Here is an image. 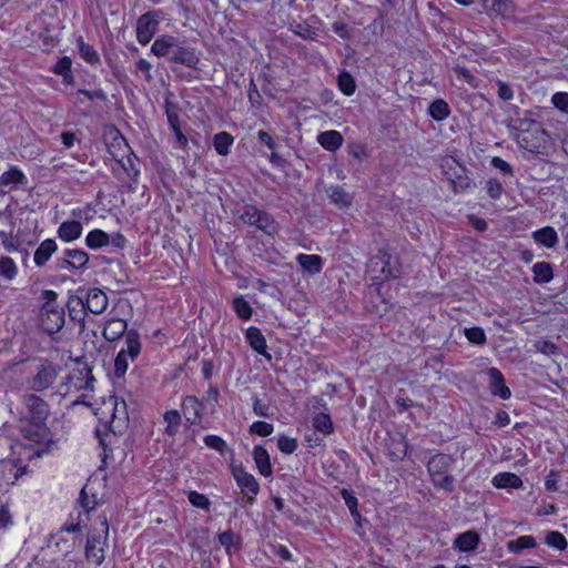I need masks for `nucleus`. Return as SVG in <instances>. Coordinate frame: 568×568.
<instances>
[{"label": "nucleus", "instance_id": "f257e3e1", "mask_svg": "<svg viewBox=\"0 0 568 568\" xmlns=\"http://www.w3.org/2000/svg\"><path fill=\"white\" fill-rule=\"evenodd\" d=\"M102 504V497L92 491L89 485H84L65 523L55 532L50 535V542L60 551L71 552L77 538L82 535L83 528Z\"/></svg>", "mask_w": 568, "mask_h": 568}, {"label": "nucleus", "instance_id": "f03ea898", "mask_svg": "<svg viewBox=\"0 0 568 568\" xmlns=\"http://www.w3.org/2000/svg\"><path fill=\"white\" fill-rule=\"evenodd\" d=\"M22 404L26 413L21 418V434L26 440L34 445V454L41 456L53 444V434L47 425L50 406L36 394H26Z\"/></svg>", "mask_w": 568, "mask_h": 568}, {"label": "nucleus", "instance_id": "7ed1b4c3", "mask_svg": "<svg viewBox=\"0 0 568 568\" xmlns=\"http://www.w3.org/2000/svg\"><path fill=\"white\" fill-rule=\"evenodd\" d=\"M97 425L94 435L106 455L112 449L109 447L111 437L122 435L129 427V414L126 403L123 398L109 396L94 407Z\"/></svg>", "mask_w": 568, "mask_h": 568}, {"label": "nucleus", "instance_id": "20e7f679", "mask_svg": "<svg viewBox=\"0 0 568 568\" xmlns=\"http://www.w3.org/2000/svg\"><path fill=\"white\" fill-rule=\"evenodd\" d=\"M151 52L158 58H166L171 63L199 70L200 52L178 37L171 34L158 37L151 45Z\"/></svg>", "mask_w": 568, "mask_h": 568}, {"label": "nucleus", "instance_id": "39448f33", "mask_svg": "<svg viewBox=\"0 0 568 568\" xmlns=\"http://www.w3.org/2000/svg\"><path fill=\"white\" fill-rule=\"evenodd\" d=\"M220 392L215 385H210L206 392V398L200 399L195 395H185L181 398V408L185 419V426L195 435L194 427L204 428L203 418L205 415L206 403H211L214 408L219 402Z\"/></svg>", "mask_w": 568, "mask_h": 568}, {"label": "nucleus", "instance_id": "423d86ee", "mask_svg": "<svg viewBox=\"0 0 568 568\" xmlns=\"http://www.w3.org/2000/svg\"><path fill=\"white\" fill-rule=\"evenodd\" d=\"M40 298V327L47 334L53 335L60 332L65 323L64 308L58 304V293L53 290H43Z\"/></svg>", "mask_w": 568, "mask_h": 568}, {"label": "nucleus", "instance_id": "0eeeda50", "mask_svg": "<svg viewBox=\"0 0 568 568\" xmlns=\"http://www.w3.org/2000/svg\"><path fill=\"white\" fill-rule=\"evenodd\" d=\"M366 274L369 276L373 285H379L384 281L399 278L403 274V267L398 257L379 251L367 263Z\"/></svg>", "mask_w": 568, "mask_h": 568}, {"label": "nucleus", "instance_id": "6e6552de", "mask_svg": "<svg viewBox=\"0 0 568 568\" xmlns=\"http://www.w3.org/2000/svg\"><path fill=\"white\" fill-rule=\"evenodd\" d=\"M454 463V456L444 453H437L429 457L426 467L429 480L436 489H442L446 493L455 490V477L450 474Z\"/></svg>", "mask_w": 568, "mask_h": 568}, {"label": "nucleus", "instance_id": "1a4fd4ad", "mask_svg": "<svg viewBox=\"0 0 568 568\" xmlns=\"http://www.w3.org/2000/svg\"><path fill=\"white\" fill-rule=\"evenodd\" d=\"M99 527L95 528L98 534L91 532L88 536L87 545L84 549L85 558L100 566L105 558V548L108 547L109 538V523L105 513H101L97 516Z\"/></svg>", "mask_w": 568, "mask_h": 568}, {"label": "nucleus", "instance_id": "9d476101", "mask_svg": "<svg viewBox=\"0 0 568 568\" xmlns=\"http://www.w3.org/2000/svg\"><path fill=\"white\" fill-rule=\"evenodd\" d=\"M142 351L140 333L135 328L129 329L124 335V346L114 358V375L124 377L129 368V361L134 362Z\"/></svg>", "mask_w": 568, "mask_h": 568}, {"label": "nucleus", "instance_id": "9b49d317", "mask_svg": "<svg viewBox=\"0 0 568 568\" xmlns=\"http://www.w3.org/2000/svg\"><path fill=\"white\" fill-rule=\"evenodd\" d=\"M59 371L60 367L53 362L47 358L40 359L36 373L27 381L29 388L37 393L52 389Z\"/></svg>", "mask_w": 568, "mask_h": 568}, {"label": "nucleus", "instance_id": "f8f14e48", "mask_svg": "<svg viewBox=\"0 0 568 568\" xmlns=\"http://www.w3.org/2000/svg\"><path fill=\"white\" fill-rule=\"evenodd\" d=\"M231 474L242 494L243 504L253 506L261 491L257 479L248 473L242 464L233 465L231 467Z\"/></svg>", "mask_w": 568, "mask_h": 568}, {"label": "nucleus", "instance_id": "ddd939ff", "mask_svg": "<svg viewBox=\"0 0 568 568\" xmlns=\"http://www.w3.org/2000/svg\"><path fill=\"white\" fill-rule=\"evenodd\" d=\"M163 20L161 9L149 10L141 14L136 20L135 34L136 41L141 45H146L158 32L159 26Z\"/></svg>", "mask_w": 568, "mask_h": 568}, {"label": "nucleus", "instance_id": "4468645a", "mask_svg": "<svg viewBox=\"0 0 568 568\" xmlns=\"http://www.w3.org/2000/svg\"><path fill=\"white\" fill-rule=\"evenodd\" d=\"M115 162L119 169L121 170V173H119L116 169L113 168V174L119 180H123L121 174H124L126 176V181L123 182L126 189L130 192H135L138 190L139 179L141 174L139 158L132 151L131 153L126 154L125 158H121Z\"/></svg>", "mask_w": 568, "mask_h": 568}, {"label": "nucleus", "instance_id": "2eb2a0df", "mask_svg": "<svg viewBox=\"0 0 568 568\" xmlns=\"http://www.w3.org/2000/svg\"><path fill=\"white\" fill-rule=\"evenodd\" d=\"M519 148L525 149L531 153H539L540 149H546L549 143V134L542 126L525 133H514Z\"/></svg>", "mask_w": 568, "mask_h": 568}, {"label": "nucleus", "instance_id": "dca6fc26", "mask_svg": "<svg viewBox=\"0 0 568 568\" xmlns=\"http://www.w3.org/2000/svg\"><path fill=\"white\" fill-rule=\"evenodd\" d=\"M106 148L114 161L125 158L126 154L133 151L124 135L115 126H112L106 134Z\"/></svg>", "mask_w": 568, "mask_h": 568}, {"label": "nucleus", "instance_id": "f3484780", "mask_svg": "<svg viewBox=\"0 0 568 568\" xmlns=\"http://www.w3.org/2000/svg\"><path fill=\"white\" fill-rule=\"evenodd\" d=\"M94 377L92 369L88 365H83L81 368L73 369L67 377L65 393H69L70 388L73 387L77 390H88L93 388Z\"/></svg>", "mask_w": 568, "mask_h": 568}, {"label": "nucleus", "instance_id": "a211bd4d", "mask_svg": "<svg viewBox=\"0 0 568 568\" xmlns=\"http://www.w3.org/2000/svg\"><path fill=\"white\" fill-rule=\"evenodd\" d=\"M245 339L248 346L263 356L266 361H272V355L267 352V342L262 331L256 326H250L245 331Z\"/></svg>", "mask_w": 568, "mask_h": 568}, {"label": "nucleus", "instance_id": "6ab92c4d", "mask_svg": "<svg viewBox=\"0 0 568 568\" xmlns=\"http://www.w3.org/2000/svg\"><path fill=\"white\" fill-rule=\"evenodd\" d=\"M88 313L101 314L105 311L109 304L106 294L97 287L89 288L83 298Z\"/></svg>", "mask_w": 568, "mask_h": 568}, {"label": "nucleus", "instance_id": "aec40b11", "mask_svg": "<svg viewBox=\"0 0 568 568\" xmlns=\"http://www.w3.org/2000/svg\"><path fill=\"white\" fill-rule=\"evenodd\" d=\"M489 377V390L493 396H498L501 399H508L511 396V390L506 385L503 373L496 367H489L487 369Z\"/></svg>", "mask_w": 568, "mask_h": 568}, {"label": "nucleus", "instance_id": "412c9836", "mask_svg": "<svg viewBox=\"0 0 568 568\" xmlns=\"http://www.w3.org/2000/svg\"><path fill=\"white\" fill-rule=\"evenodd\" d=\"M252 457L258 474L265 478L272 477L273 467L267 449L263 445H255L252 450Z\"/></svg>", "mask_w": 568, "mask_h": 568}, {"label": "nucleus", "instance_id": "4be33fe9", "mask_svg": "<svg viewBox=\"0 0 568 568\" xmlns=\"http://www.w3.org/2000/svg\"><path fill=\"white\" fill-rule=\"evenodd\" d=\"M128 331V323L125 320L120 317H111L105 322L102 335L106 341L115 342L122 336L124 337Z\"/></svg>", "mask_w": 568, "mask_h": 568}, {"label": "nucleus", "instance_id": "5701e85b", "mask_svg": "<svg viewBox=\"0 0 568 568\" xmlns=\"http://www.w3.org/2000/svg\"><path fill=\"white\" fill-rule=\"evenodd\" d=\"M217 540L229 557H232L243 548L242 536L232 529L217 534Z\"/></svg>", "mask_w": 568, "mask_h": 568}, {"label": "nucleus", "instance_id": "b1692460", "mask_svg": "<svg viewBox=\"0 0 568 568\" xmlns=\"http://www.w3.org/2000/svg\"><path fill=\"white\" fill-rule=\"evenodd\" d=\"M28 183V178L18 165H11L0 175V187L17 189Z\"/></svg>", "mask_w": 568, "mask_h": 568}, {"label": "nucleus", "instance_id": "393cba45", "mask_svg": "<svg viewBox=\"0 0 568 568\" xmlns=\"http://www.w3.org/2000/svg\"><path fill=\"white\" fill-rule=\"evenodd\" d=\"M82 223L75 220L63 221L57 230L58 237L64 243H71L81 237Z\"/></svg>", "mask_w": 568, "mask_h": 568}, {"label": "nucleus", "instance_id": "a878e982", "mask_svg": "<svg viewBox=\"0 0 568 568\" xmlns=\"http://www.w3.org/2000/svg\"><path fill=\"white\" fill-rule=\"evenodd\" d=\"M58 251V244L53 239L43 240L36 248L33 262L37 267H43L50 261L52 255Z\"/></svg>", "mask_w": 568, "mask_h": 568}, {"label": "nucleus", "instance_id": "bb28decb", "mask_svg": "<svg viewBox=\"0 0 568 568\" xmlns=\"http://www.w3.org/2000/svg\"><path fill=\"white\" fill-rule=\"evenodd\" d=\"M69 317L73 323H78L81 327L84 326V320L88 314L83 297L72 295L67 302Z\"/></svg>", "mask_w": 568, "mask_h": 568}, {"label": "nucleus", "instance_id": "cd10ccee", "mask_svg": "<svg viewBox=\"0 0 568 568\" xmlns=\"http://www.w3.org/2000/svg\"><path fill=\"white\" fill-rule=\"evenodd\" d=\"M182 417H184L182 410L180 412L175 408L165 410L163 414V422L165 423L163 434L170 438H174L180 433L183 420Z\"/></svg>", "mask_w": 568, "mask_h": 568}, {"label": "nucleus", "instance_id": "c85d7f7f", "mask_svg": "<svg viewBox=\"0 0 568 568\" xmlns=\"http://www.w3.org/2000/svg\"><path fill=\"white\" fill-rule=\"evenodd\" d=\"M295 260L310 275H316L323 271L324 260L321 255L300 253Z\"/></svg>", "mask_w": 568, "mask_h": 568}, {"label": "nucleus", "instance_id": "c756f323", "mask_svg": "<svg viewBox=\"0 0 568 568\" xmlns=\"http://www.w3.org/2000/svg\"><path fill=\"white\" fill-rule=\"evenodd\" d=\"M480 542V536L475 530H467L459 534L454 540V548L463 552H469L475 550Z\"/></svg>", "mask_w": 568, "mask_h": 568}, {"label": "nucleus", "instance_id": "7c9ffc66", "mask_svg": "<svg viewBox=\"0 0 568 568\" xmlns=\"http://www.w3.org/2000/svg\"><path fill=\"white\" fill-rule=\"evenodd\" d=\"M63 255L68 257V264L72 272L83 271L89 263V254L82 248H65Z\"/></svg>", "mask_w": 568, "mask_h": 568}, {"label": "nucleus", "instance_id": "2f4dec72", "mask_svg": "<svg viewBox=\"0 0 568 568\" xmlns=\"http://www.w3.org/2000/svg\"><path fill=\"white\" fill-rule=\"evenodd\" d=\"M532 111H526L524 118L511 119L508 124L511 133H525L532 129L540 128L541 124L532 118Z\"/></svg>", "mask_w": 568, "mask_h": 568}, {"label": "nucleus", "instance_id": "473e14b6", "mask_svg": "<svg viewBox=\"0 0 568 568\" xmlns=\"http://www.w3.org/2000/svg\"><path fill=\"white\" fill-rule=\"evenodd\" d=\"M77 48L80 58L92 67H97L101 62V58L99 52L94 49V47L84 41L83 37L80 36L77 39Z\"/></svg>", "mask_w": 568, "mask_h": 568}, {"label": "nucleus", "instance_id": "72a5a7b5", "mask_svg": "<svg viewBox=\"0 0 568 568\" xmlns=\"http://www.w3.org/2000/svg\"><path fill=\"white\" fill-rule=\"evenodd\" d=\"M317 141L323 149L335 152L343 143V136L338 131L329 130L320 133Z\"/></svg>", "mask_w": 568, "mask_h": 568}, {"label": "nucleus", "instance_id": "f704fd0d", "mask_svg": "<svg viewBox=\"0 0 568 568\" xmlns=\"http://www.w3.org/2000/svg\"><path fill=\"white\" fill-rule=\"evenodd\" d=\"M233 143L234 136L227 131H221L213 136L214 150L221 156L230 154Z\"/></svg>", "mask_w": 568, "mask_h": 568}, {"label": "nucleus", "instance_id": "c9c22d12", "mask_svg": "<svg viewBox=\"0 0 568 568\" xmlns=\"http://www.w3.org/2000/svg\"><path fill=\"white\" fill-rule=\"evenodd\" d=\"M263 233L275 236L280 231V225L272 214L262 211L260 217L256 220V224L253 225Z\"/></svg>", "mask_w": 568, "mask_h": 568}, {"label": "nucleus", "instance_id": "e433bc0d", "mask_svg": "<svg viewBox=\"0 0 568 568\" xmlns=\"http://www.w3.org/2000/svg\"><path fill=\"white\" fill-rule=\"evenodd\" d=\"M532 239L536 243L541 244L548 248H552L558 243V235L554 227L545 226L532 233Z\"/></svg>", "mask_w": 568, "mask_h": 568}, {"label": "nucleus", "instance_id": "4c0bfd02", "mask_svg": "<svg viewBox=\"0 0 568 568\" xmlns=\"http://www.w3.org/2000/svg\"><path fill=\"white\" fill-rule=\"evenodd\" d=\"M109 244V234L101 229H93L85 236V245L91 250H100Z\"/></svg>", "mask_w": 568, "mask_h": 568}, {"label": "nucleus", "instance_id": "58836bf2", "mask_svg": "<svg viewBox=\"0 0 568 568\" xmlns=\"http://www.w3.org/2000/svg\"><path fill=\"white\" fill-rule=\"evenodd\" d=\"M496 488H519L523 486L521 478L514 473H499L491 480Z\"/></svg>", "mask_w": 568, "mask_h": 568}, {"label": "nucleus", "instance_id": "ea45409f", "mask_svg": "<svg viewBox=\"0 0 568 568\" xmlns=\"http://www.w3.org/2000/svg\"><path fill=\"white\" fill-rule=\"evenodd\" d=\"M534 282L539 284L549 283L554 278L552 266L548 262H538L532 268Z\"/></svg>", "mask_w": 568, "mask_h": 568}, {"label": "nucleus", "instance_id": "a19ab883", "mask_svg": "<svg viewBox=\"0 0 568 568\" xmlns=\"http://www.w3.org/2000/svg\"><path fill=\"white\" fill-rule=\"evenodd\" d=\"M537 545L534 536L525 535L507 541V550L511 554H520L524 549L535 548Z\"/></svg>", "mask_w": 568, "mask_h": 568}, {"label": "nucleus", "instance_id": "79ce46f5", "mask_svg": "<svg viewBox=\"0 0 568 568\" xmlns=\"http://www.w3.org/2000/svg\"><path fill=\"white\" fill-rule=\"evenodd\" d=\"M232 308L242 321H248L253 316V308L243 295H237L233 298Z\"/></svg>", "mask_w": 568, "mask_h": 568}, {"label": "nucleus", "instance_id": "37998d69", "mask_svg": "<svg viewBox=\"0 0 568 568\" xmlns=\"http://www.w3.org/2000/svg\"><path fill=\"white\" fill-rule=\"evenodd\" d=\"M329 199L339 209L351 206L353 201L352 195L339 185H335L329 189Z\"/></svg>", "mask_w": 568, "mask_h": 568}, {"label": "nucleus", "instance_id": "c03bdc74", "mask_svg": "<svg viewBox=\"0 0 568 568\" xmlns=\"http://www.w3.org/2000/svg\"><path fill=\"white\" fill-rule=\"evenodd\" d=\"M313 428L323 434L324 436L331 435L334 432L333 422L329 414L317 413L312 420Z\"/></svg>", "mask_w": 568, "mask_h": 568}, {"label": "nucleus", "instance_id": "a18cd8bd", "mask_svg": "<svg viewBox=\"0 0 568 568\" xmlns=\"http://www.w3.org/2000/svg\"><path fill=\"white\" fill-rule=\"evenodd\" d=\"M19 273V268L10 256L0 257V276L6 281H13Z\"/></svg>", "mask_w": 568, "mask_h": 568}, {"label": "nucleus", "instance_id": "49530a36", "mask_svg": "<svg viewBox=\"0 0 568 568\" xmlns=\"http://www.w3.org/2000/svg\"><path fill=\"white\" fill-rule=\"evenodd\" d=\"M428 113L435 121H443L449 116L450 109L445 100L437 99L430 103Z\"/></svg>", "mask_w": 568, "mask_h": 568}, {"label": "nucleus", "instance_id": "de8ad7c7", "mask_svg": "<svg viewBox=\"0 0 568 568\" xmlns=\"http://www.w3.org/2000/svg\"><path fill=\"white\" fill-rule=\"evenodd\" d=\"M0 241L6 252L14 253L20 251L22 244L18 235H13L12 232L0 230Z\"/></svg>", "mask_w": 568, "mask_h": 568}, {"label": "nucleus", "instance_id": "09e8293b", "mask_svg": "<svg viewBox=\"0 0 568 568\" xmlns=\"http://www.w3.org/2000/svg\"><path fill=\"white\" fill-rule=\"evenodd\" d=\"M338 89L345 95H352L355 93V78L347 71L343 70L339 72L337 78Z\"/></svg>", "mask_w": 568, "mask_h": 568}, {"label": "nucleus", "instance_id": "8fccbe9b", "mask_svg": "<svg viewBox=\"0 0 568 568\" xmlns=\"http://www.w3.org/2000/svg\"><path fill=\"white\" fill-rule=\"evenodd\" d=\"M97 214L95 207L92 203H87L83 206L74 207L71 210V216L79 222H89Z\"/></svg>", "mask_w": 568, "mask_h": 568}, {"label": "nucleus", "instance_id": "3c124183", "mask_svg": "<svg viewBox=\"0 0 568 568\" xmlns=\"http://www.w3.org/2000/svg\"><path fill=\"white\" fill-rule=\"evenodd\" d=\"M203 443L207 448L213 449L220 453L221 455H224L225 452L227 450V443L219 435H205L203 438Z\"/></svg>", "mask_w": 568, "mask_h": 568}, {"label": "nucleus", "instance_id": "603ef678", "mask_svg": "<svg viewBox=\"0 0 568 568\" xmlns=\"http://www.w3.org/2000/svg\"><path fill=\"white\" fill-rule=\"evenodd\" d=\"M298 447L297 439L290 437L285 434H281L277 437V448L285 455L293 454Z\"/></svg>", "mask_w": 568, "mask_h": 568}, {"label": "nucleus", "instance_id": "864d4df0", "mask_svg": "<svg viewBox=\"0 0 568 568\" xmlns=\"http://www.w3.org/2000/svg\"><path fill=\"white\" fill-rule=\"evenodd\" d=\"M262 210L254 204H245L242 209L240 219L247 225L253 226L260 217Z\"/></svg>", "mask_w": 568, "mask_h": 568}, {"label": "nucleus", "instance_id": "5fc2aeb1", "mask_svg": "<svg viewBox=\"0 0 568 568\" xmlns=\"http://www.w3.org/2000/svg\"><path fill=\"white\" fill-rule=\"evenodd\" d=\"M164 110L170 129L181 125L178 104L171 102L169 99H165Z\"/></svg>", "mask_w": 568, "mask_h": 568}, {"label": "nucleus", "instance_id": "6e6d98bb", "mask_svg": "<svg viewBox=\"0 0 568 568\" xmlns=\"http://www.w3.org/2000/svg\"><path fill=\"white\" fill-rule=\"evenodd\" d=\"M187 499L190 504L196 508L203 509L205 511H209L211 508V501L207 496L196 490L189 491Z\"/></svg>", "mask_w": 568, "mask_h": 568}, {"label": "nucleus", "instance_id": "4d7b16f0", "mask_svg": "<svg viewBox=\"0 0 568 568\" xmlns=\"http://www.w3.org/2000/svg\"><path fill=\"white\" fill-rule=\"evenodd\" d=\"M250 433L260 437H267L273 434V424L264 420H255L250 425Z\"/></svg>", "mask_w": 568, "mask_h": 568}, {"label": "nucleus", "instance_id": "13d9d810", "mask_svg": "<svg viewBox=\"0 0 568 568\" xmlns=\"http://www.w3.org/2000/svg\"><path fill=\"white\" fill-rule=\"evenodd\" d=\"M545 542L557 550H564L567 547V539L559 531H549L545 536Z\"/></svg>", "mask_w": 568, "mask_h": 568}, {"label": "nucleus", "instance_id": "bf43d9fd", "mask_svg": "<svg viewBox=\"0 0 568 568\" xmlns=\"http://www.w3.org/2000/svg\"><path fill=\"white\" fill-rule=\"evenodd\" d=\"M152 69H153V65L151 64V62H149L146 59L144 58H140L139 60L135 61L134 63V70L133 72L138 75V77H142L145 81H151L152 80Z\"/></svg>", "mask_w": 568, "mask_h": 568}, {"label": "nucleus", "instance_id": "052dcab7", "mask_svg": "<svg viewBox=\"0 0 568 568\" xmlns=\"http://www.w3.org/2000/svg\"><path fill=\"white\" fill-rule=\"evenodd\" d=\"M466 338L476 345H484L487 341L485 331L479 326L465 328Z\"/></svg>", "mask_w": 568, "mask_h": 568}, {"label": "nucleus", "instance_id": "680f3d73", "mask_svg": "<svg viewBox=\"0 0 568 568\" xmlns=\"http://www.w3.org/2000/svg\"><path fill=\"white\" fill-rule=\"evenodd\" d=\"M535 348L537 352H540L545 355H558L560 353V348L551 341L540 339L535 343Z\"/></svg>", "mask_w": 568, "mask_h": 568}, {"label": "nucleus", "instance_id": "e2e57ef3", "mask_svg": "<svg viewBox=\"0 0 568 568\" xmlns=\"http://www.w3.org/2000/svg\"><path fill=\"white\" fill-rule=\"evenodd\" d=\"M490 10L497 14L507 16L514 10L511 0H491Z\"/></svg>", "mask_w": 568, "mask_h": 568}, {"label": "nucleus", "instance_id": "0e129e2a", "mask_svg": "<svg viewBox=\"0 0 568 568\" xmlns=\"http://www.w3.org/2000/svg\"><path fill=\"white\" fill-rule=\"evenodd\" d=\"M51 71L57 74L61 75L64 73H68L72 71V60L68 55L61 57L51 68Z\"/></svg>", "mask_w": 568, "mask_h": 568}, {"label": "nucleus", "instance_id": "69168bd1", "mask_svg": "<svg viewBox=\"0 0 568 568\" xmlns=\"http://www.w3.org/2000/svg\"><path fill=\"white\" fill-rule=\"evenodd\" d=\"M454 70L455 73L459 78H463L471 88L476 89L479 87L480 79L471 74L467 68L457 65Z\"/></svg>", "mask_w": 568, "mask_h": 568}, {"label": "nucleus", "instance_id": "338daca9", "mask_svg": "<svg viewBox=\"0 0 568 568\" xmlns=\"http://www.w3.org/2000/svg\"><path fill=\"white\" fill-rule=\"evenodd\" d=\"M454 70L455 73L459 78H463L471 88L476 89L479 87L480 79L471 74L467 68L457 65Z\"/></svg>", "mask_w": 568, "mask_h": 568}, {"label": "nucleus", "instance_id": "774afa93", "mask_svg": "<svg viewBox=\"0 0 568 568\" xmlns=\"http://www.w3.org/2000/svg\"><path fill=\"white\" fill-rule=\"evenodd\" d=\"M486 187L488 196L493 200H498L504 192V186L497 179H489L486 183Z\"/></svg>", "mask_w": 568, "mask_h": 568}]
</instances>
